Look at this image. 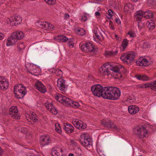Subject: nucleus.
I'll use <instances>...</instances> for the list:
<instances>
[{"instance_id":"f257e3e1","label":"nucleus","mask_w":156,"mask_h":156,"mask_svg":"<svg viewBox=\"0 0 156 156\" xmlns=\"http://www.w3.org/2000/svg\"><path fill=\"white\" fill-rule=\"evenodd\" d=\"M91 89L94 95L112 100H118L121 94L120 90L117 87L110 86L103 87L99 84L92 86Z\"/></svg>"},{"instance_id":"f03ea898","label":"nucleus","mask_w":156,"mask_h":156,"mask_svg":"<svg viewBox=\"0 0 156 156\" xmlns=\"http://www.w3.org/2000/svg\"><path fill=\"white\" fill-rule=\"evenodd\" d=\"M55 99L66 106L69 105L75 108H78L80 106L78 102L73 101L69 98L60 94L55 96Z\"/></svg>"},{"instance_id":"7ed1b4c3","label":"nucleus","mask_w":156,"mask_h":156,"mask_svg":"<svg viewBox=\"0 0 156 156\" xmlns=\"http://www.w3.org/2000/svg\"><path fill=\"white\" fill-rule=\"evenodd\" d=\"M24 37V34L21 31H18L13 32L11 36L8 38L7 41L6 45L7 46H9L14 45L17 41L23 39Z\"/></svg>"},{"instance_id":"20e7f679","label":"nucleus","mask_w":156,"mask_h":156,"mask_svg":"<svg viewBox=\"0 0 156 156\" xmlns=\"http://www.w3.org/2000/svg\"><path fill=\"white\" fill-rule=\"evenodd\" d=\"M14 93L17 99L23 98L27 94L26 87L21 84L16 85L14 88Z\"/></svg>"},{"instance_id":"39448f33","label":"nucleus","mask_w":156,"mask_h":156,"mask_svg":"<svg viewBox=\"0 0 156 156\" xmlns=\"http://www.w3.org/2000/svg\"><path fill=\"white\" fill-rule=\"evenodd\" d=\"M134 133L137 136L142 138L148 136V131L145 128L142 126H137L133 129Z\"/></svg>"},{"instance_id":"423d86ee","label":"nucleus","mask_w":156,"mask_h":156,"mask_svg":"<svg viewBox=\"0 0 156 156\" xmlns=\"http://www.w3.org/2000/svg\"><path fill=\"white\" fill-rule=\"evenodd\" d=\"M80 48L82 51L86 52H92L95 53L97 51V48L91 43L82 44Z\"/></svg>"},{"instance_id":"0eeeda50","label":"nucleus","mask_w":156,"mask_h":156,"mask_svg":"<svg viewBox=\"0 0 156 156\" xmlns=\"http://www.w3.org/2000/svg\"><path fill=\"white\" fill-rule=\"evenodd\" d=\"M106 65L109 66V69L117 74L118 76L119 74L120 75V73L122 71V69H124V67L119 65H116L113 63H106ZM119 76H121L119 75Z\"/></svg>"},{"instance_id":"6e6552de","label":"nucleus","mask_w":156,"mask_h":156,"mask_svg":"<svg viewBox=\"0 0 156 156\" xmlns=\"http://www.w3.org/2000/svg\"><path fill=\"white\" fill-rule=\"evenodd\" d=\"M101 124L105 127L109 129H115L118 131L120 129L115 125L114 124L113 122L111 120L104 119L101 121Z\"/></svg>"},{"instance_id":"1a4fd4ad","label":"nucleus","mask_w":156,"mask_h":156,"mask_svg":"<svg viewBox=\"0 0 156 156\" xmlns=\"http://www.w3.org/2000/svg\"><path fill=\"white\" fill-rule=\"evenodd\" d=\"M22 21L21 17L18 15L15 14L8 19L7 22L11 25L16 26L20 24Z\"/></svg>"},{"instance_id":"9d476101","label":"nucleus","mask_w":156,"mask_h":156,"mask_svg":"<svg viewBox=\"0 0 156 156\" xmlns=\"http://www.w3.org/2000/svg\"><path fill=\"white\" fill-rule=\"evenodd\" d=\"M81 144L85 147L88 146L90 144L91 139L89 136L87 134H82L80 138Z\"/></svg>"},{"instance_id":"9b49d317","label":"nucleus","mask_w":156,"mask_h":156,"mask_svg":"<svg viewBox=\"0 0 156 156\" xmlns=\"http://www.w3.org/2000/svg\"><path fill=\"white\" fill-rule=\"evenodd\" d=\"M136 55L134 51H130L127 54L125 53L122 54L121 57V58L124 61L129 60L130 62H133Z\"/></svg>"},{"instance_id":"f8f14e48","label":"nucleus","mask_w":156,"mask_h":156,"mask_svg":"<svg viewBox=\"0 0 156 156\" xmlns=\"http://www.w3.org/2000/svg\"><path fill=\"white\" fill-rule=\"evenodd\" d=\"M18 111L16 106H12L9 110V114L13 119H19L20 116L18 114Z\"/></svg>"},{"instance_id":"ddd939ff","label":"nucleus","mask_w":156,"mask_h":156,"mask_svg":"<svg viewBox=\"0 0 156 156\" xmlns=\"http://www.w3.org/2000/svg\"><path fill=\"white\" fill-rule=\"evenodd\" d=\"M9 83L7 79L0 76V89L5 90L8 88Z\"/></svg>"},{"instance_id":"4468645a","label":"nucleus","mask_w":156,"mask_h":156,"mask_svg":"<svg viewBox=\"0 0 156 156\" xmlns=\"http://www.w3.org/2000/svg\"><path fill=\"white\" fill-rule=\"evenodd\" d=\"M57 82V86L59 90L65 93L67 90V87L65 85V80L62 78H58Z\"/></svg>"},{"instance_id":"2eb2a0df","label":"nucleus","mask_w":156,"mask_h":156,"mask_svg":"<svg viewBox=\"0 0 156 156\" xmlns=\"http://www.w3.org/2000/svg\"><path fill=\"white\" fill-rule=\"evenodd\" d=\"M39 25V27L45 30H53L54 29V26L52 24L46 21L40 22Z\"/></svg>"},{"instance_id":"dca6fc26","label":"nucleus","mask_w":156,"mask_h":156,"mask_svg":"<svg viewBox=\"0 0 156 156\" xmlns=\"http://www.w3.org/2000/svg\"><path fill=\"white\" fill-rule=\"evenodd\" d=\"M73 124L76 128L79 129H85L87 126L86 124L83 121L79 119H76L73 122Z\"/></svg>"},{"instance_id":"f3484780","label":"nucleus","mask_w":156,"mask_h":156,"mask_svg":"<svg viewBox=\"0 0 156 156\" xmlns=\"http://www.w3.org/2000/svg\"><path fill=\"white\" fill-rule=\"evenodd\" d=\"M40 144L42 146L47 145L51 142L50 137L47 135H44L41 136L40 138Z\"/></svg>"},{"instance_id":"a211bd4d","label":"nucleus","mask_w":156,"mask_h":156,"mask_svg":"<svg viewBox=\"0 0 156 156\" xmlns=\"http://www.w3.org/2000/svg\"><path fill=\"white\" fill-rule=\"evenodd\" d=\"M137 65L140 66H147L150 64V62L146 58L144 57H140L138 61L136 62Z\"/></svg>"},{"instance_id":"6ab92c4d","label":"nucleus","mask_w":156,"mask_h":156,"mask_svg":"<svg viewBox=\"0 0 156 156\" xmlns=\"http://www.w3.org/2000/svg\"><path fill=\"white\" fill-rule=\"evenodd\" d=\"M106 65V63L102 65L99 69V71L101 75H107L110 74L109 70V66Z\"/></svg>"},{"instance_id":"aec40b11","label":"nucleus","mask_w":156,"mask_h":156,"mask_svg":"<svg viewBox=\"0 0 156 156\" xmlns=\"http://www.w3.org/2000/svg\"><path fill=\"white\" fill-rule=\"evenodd\" d=\"M62 152L63 151L61 149L54 148L51 151V154L53 156H66Z\"/></svg>"},{"instance_id":"412c9836","label":"nucleus","mask_w":156,"mask_h":156,"mask_svg":"<svg viewBox=\"0 0 156 156\" xmlns=\"http://www.w3.org/2000/svg\"><path fill=\"white\" fill-rule=\"evenodd\" d=\"M35 86L38 90L41 92L44 93L46 92L45 88L41 82L37 81L35 83Z\"/></svg>"},{"instance_id":"4be33fe9","label":"nucleus","mask_w":156,"mask_h":156,"mask_svg":"<svg viewBox=\"0 0 156 156\" xmlns=\"http://www.w3.org/2000/svg\"><path fill=\"white\" fill-rule=\"evenodd\" d=\"M129 112L131 114H134L137 113L139 111V108L136 105H130L128 107Z\"/></svg>"},{"instance_id":"5701e85b","label":"nucleus","mask_w":156,"mask_h":156,"mask_svg":"<svg viewBox=\"0 0 156 156\" xmlns=\"http://www.w3.org/2000/svg\"><path fill=\"white\" fill-rule=\"evenodd\" d=\"M63 128L65 130V132L67 133H71L73 132L74 128L70 124L68 123L64 124Z\"/></svg>"},{"instance_id":"b1692460","label":"nucleus","mask_w":156,"mask_h":156,"mask_svg":"<svg viewBox=\"0 0 156 156\" xmlns=\"http://www.w3.org/2000/svg\"><path fill=\"white\" fill-rule=\"evenodd\" d=\"M143 17L147 19L153 18L154 15L152 12L150 10H147L145 12H143Z\"/></svg>"},{"instance_id":"393cba45","label":"nucleus","mask_w":156,"mask_h":156,"mask_svg":"<svg viewBox=\"0 0 156 156\" xmlns=\"http://www.w3.org/2000/svg\"><path fill=\"white\" fill-rule=\"evenodd\" d=\"M93 33L94 34L97 38L100 40L103 39V37L101 32L97 28H95L93 30Z\"/></svg>"},{"instance_id":"a878e982","label":"nucleus","mask_w":156,"mask_h":156,"mask_svg":"<svg viewBox=\"0 0 156 156\" xmlns=\"http://www.w3.org/2000/svg\"><path fill=\"white\" fill-rule=\"evenodd\" d=\"M143 11H137L134 15L135 19L137 21H141L142 18L143 17Z\"/></svg>"},{"instance_id":"bb28decb","label":"nucleus","mask_w":156,"mask_h":156,"mask_svg":"<svg viewBox=\"0 0 156 156\" xmlns=\"http://www.w3.org/2000/svg\"><path fill=\"white\" fill-rule=\"evenodd\" d=\"M135 77L136 78L139 80L147 81L150 80L149 77L145 75H137L135 76Z\"/></svg>"},{"instance_id":"cd10ccee","label":"nucleus","mask_w":156,"mask_h":156,"mask_svg":"<svg viewBox=\"0 0 156 156\" xmlns=\"http://www.w3.org/2000/svg\"><path fill=\"white\" fill-rule=\"evenodd\" d=\"M146 24L147 27L150 30H153L155 27L154 22L152 20H148Z\"/></svg>"},{"instance_id":"c85d7f7f","label":"nucleus","mask_w":156,"mask_h":156,"mask_svg":"<svg viewBox=\"0 0 156 156\" xmlns=\"http://www.w3.org/2000/svg\"><path fill=\"white\" fill-rule=\"evenodd\" d=\"M133 5L129 3H128L125 4L124 7V11L125 12H127L129 11L130 9H133Z\"/></svg>"},{"instance_id":"c756f323","label":"nucleus","mask_w":156,"mask_h":156,"mask_svg":"<svg viewBox=\"0 0 156 156\" xmlns=\"http://www.w3.org/2000/svg\"><path fill=\"white\" fill-rule=\"evenodd\" d=\"M129 41L127 39H123L121 44L122 49L121 50L124 51L126 48L129 44Z\"/></svg>"},{"instance_id":"7c9ffc66","label":"nucleus","mask_w":156,"mask_h":156,"mask_svg":"<svg viewBox=\"0 0 156 156\" xmlns=\"http://www.w3.org/2000/svg\"><path fill=\"white\" fill-rule=\"evenodd\" d=\"M58 39L61 41L63 42H65L67 41H68V42L70 41V40H69L68 38L66 37L65 36L62 35H59L58 36Z\"/></svg>"},{"instance_id":"2f4dec72","label":"nucleus","mask_w":156,"mask_h":156,"mask_svg":"<svg viewBox=\"0 0 156 156\" xmlns=\"http://www.w3.org/2000/svg\"><path fill=\"white\" fill-rule=\"evenodd\" d=\"M23 42L20 41L17 45L18 50L20 52L21 51L24 49L26 46L23 44Z\"/></svg>"},{"instance_id":"473e14b6","label":"nucleus","mask_w":156,"mask_h":156,"mask_svg":"<svg viewBox=\"0 0 156 156\" xmlns=\"http://www.w3.org/2000/svg\"><path fill=\"white\" fill-rule=\"evenodd\" d=\"M44 105L49 111L50 108H53L54 106L52 103H50L48 102L44 104Z\"/></svg>"},{"instance_id":"72a5a7b5","label":"nucleus","mask_w":156,"mask_h":156,"mask_svg":"<svg viewBox=\"0 0 156 156\" xmlns=\"http://www.w3.org/2000/svg\"><path fill=\"white\" fill-rule=\"evenodd\" d=\"M55 126L56 131L59 134H61L62 133V130L60 127L58 123H56L55 125Z\"/></svg>"},{"instance_id":"f704fd0d","label":"nucleus","mask_w":156,"mask_h":156,"mask_svg":"<svg viewBox=\"0 0 156 156\" xmlns=\"http://www.w3.org/2000/svg\"><path fill=\"white\" fill-rule=\"evenodd\" d=\"M77 31V34L83 36L86 34L85 31L82 28L78 29Z\"/></svg>"},{"instance_id":"c9c22d12","label":"nucleus","mask_w":156,"mask_h":156,"mask_svg":"<svg viewBox=\"0 0 156 156\" xmlns=\"http://www.w3.org/2000/svg\"><path fill=\"white\" fill-rule=\"evenodd\" d=\"M118 51L117 50H116L114 51L112 50V51H110L108 52L107 53V55H112L114 56L118 52Z\"/></svg>"},{"instance_id":"e433bc0d","label":"nucleus","mask_w":156,"mask_h":156,"mask_svg":"<svg viewBox=\"0 0 156 156\" xmlns=\"http://www.w3.org/2000/svg\"><path fill=\"white\" fill-rule=\"evenodd\" d=\"M113 14V12L112 11L109 9L108 10V14L106 15V16L108 18L110 19L112 17Z\"/></svg>"},{"instance_id":"4c0bfd02","label":"nucleus","mask_w":156,"mask_h":156,"mask_svg":"<svg viewBox=\"0 0 156 156\" xmlns=\"http://www.w3.org/2000/svg\"><path fill=\"white\" fill-rule=\"evenodd\" d=\"M30 119L32 120L34 122H37L38 121L37 117L36 115H32L30 117Z\"/></svg>"},{"instance_id":"58836bf2","label":"nucleus","mask_w":156,"mask_h":156,"mask_svg":"<svg viewBox=\"0 0 156 156\" xmlns=\"http://www.w3.org/2000/svg\"><path fill=\"white\" fill-rule=\"evenodd\" d=\"M151 89L154 91H156V81L151 83Z\"/></svg>"},{"instance_id":"ea45409f","label":"nucleus","mask_w":156,"mask_h":156,"mask_svg":"<svg viewBox=\"0 0 156 156\" xmlns=\"http://www.w3.org/2000/svg\"><path fill=\"white\" fill-rule=\"evenodd\" d=\"M48 4L50 5H54L55 3V0H44Z\"/></svg>"},{"instance_id":"a19ab883","label":"nucleus","mask_w":156,"mask_h":156,"mask_svg":"<svg viewBox=\"0 0 156 156\" xmlns=\"http://www.w3.org/2000/svg\"><path fill=\"white\" fill-rule=\"evenodd\" d=\"M49 111L52 114L55 115L58 112L57 110L55 108L54 106L53 108H50V109L49 110Z\"/></svg>"},{"instance_id":"79ce46f5","label":"nucleus","mask_w":156,"mask_h":156,"mask_svg":"<svg viewBox=\"0 0 156 156\" xmlns=\"http://www.w3.org/2000/svg\"><path fill=\"white\" fill-rule=\"evenodd\" d=\"M128 34L129 35V37L133 38L136 36V34L134 32L129 31L128 33Z\"/></svg>"},{"instance_id":"37998d69","label":"nucleus","mask_w":156,"mask_h":156,"mask_svg":"<svg viewBox=\"0 0 156 156\" xmlns=\"http://www.w3.org/2000/svg\"><path fill=\"white\" fill-rule=\"evenodd\" d=\"M56 74L58 76H61L62 75V72L59 69H57L56 70Z\"/></svg>"},{"instance_id":"c03bdc74","label":"nucleus","mask_w":156,"mask_h":156,"mask_svg":"<svg viewBox=\"0 0 156 156\" xmlns=\"http://www.w3.org/2000/svg\"><path fill=\"white\" fill-rule=\"evenodd\" d=\"M144 87L145 88L150 87L151 89V83H146L144 84Z\"/></svg>"},{"instance_id":"a18cd8bd","label":"nucleus","mask_w":156,"mask_h":156,"mask_svg":"<svg viewBox=\"0 0 156 156\" xmlns=\"http://www.w3.org/2000/svg\"><path fill=\"white\" fill-rule=\"evenodd\" d=\"M70 144L72 146H76L77 145V142H76L73 140H70Z\"/></svg>"},{"instance_id":"49530a36","label":"nucleus","mask_w":156,"mask_h":156,"mask_svg":"<svg viewBox=\"0 0 156 156\" xmlns=\"http://www.w3.org/2000/svg\"><path fill=\"white\" fill-rule=\"evenodd\" d=\"M143 48H148V43L147 42H143Z\"/></svg>"},{"instance_id":"de8ad7c7","label":"nucleus","mask_w":156,"mask_h":156,"mask_svg":"<svg viewBox=\"0 0 156 156\" xmlns=\"http://www.w3.org/2000/svg\"><path fill=\"white\" fill-rule=\"evenodd\" d=\"M82 20L84 21H86L87 20V17L86 15L85 14L83 16H82L81 18Z\"/></svg>"},{"instance_id":"09e8293b","label":"nucleus","mask_w":156,"mask_h":156,"mask_svg":"<svg viewBox=\"0 0 156 156\" xmlns=\"http://www.w3.org/2000/svg\"><path fill=\"white\" fill-rule=\"evenodd\" d=\"M21 132L24 134H26L27 133V129L26 128H22Z\"/></svg>"},{"instance_id":"8fccbe9b","label":"nucleus","mask_w":156,"mask_h":156,"mask_svg":"<svg viewBox=\"0 0 156 156\" xmlns=\"http://www.w3.org/2000/svg\"><path fill=\"white\" fill-rule=\"evenodd\" d=\"M115 21L116 23H117L118 24H119L121 23L120 20L119 18H116L115 20Z\"/></svg>"},{"instance_id":"3c124183","label":"nucleus","mask_w":156,"mask_h":156,"mask_svg":"<svg viewBox=\"0 0 156 156\" xmlns=\"http://www.w3.org/2000/svg\"><path fill=\"white\" fill-rule=\"evenodd\" d=\"M34 67V66L33 65H30L29 66V69L30 70L33 71L34 69V68H33Z\"/></svg>"},{"instance_id":"603ef678","label":"nucleus","mask_w":156,"mask_h":156,"mask_svg":"<svg viewBox=\"0 0 156 156\" xmlns=\"http://www.w3.org/2000/svg\"><path fill=\"white\" fill-rule=\"evenodd\" d=\"M4 36V35L3 34L0 33V40H2Z\"/></svg>"},{"instance_id":"864d4df0","label":"nucleus","mask_w":156,"mask_h":156,"mask_svg":"<svg viewBox=\"0 0 156 156\" xmlns=\"http://www.w3.org/2000/svg\"><path fill=\"white\" fill-rule=\"evenodd\" d=\"M69 47L70 48H73L74 47V44L73 43H72L70 44H69Z\"/></svg>"},{"instance_id":"5fc2aeb1","label":"nucleus","mask_w":156,"mask_h":156,"mask_svg":"<svg viewBox=\"0 0 156 156\" xmlns=\"http://www.w3.org/2000/svg\"><path fill=\"white\" fill-rule=\"evenodd\" d=\"M100 15V12L98 11H97L95 12V15L96 16H99Z\"/></svg>"},{"instance_id":"6e6d98bb","label":"nucleus","mask_w":156,"mask_h":156,"mask_svg":"<svg viewBox=\"0 0 156 156\" xmlns=\"http://www.w3.org/2000/svg\"><path fill=\"white\" fill-rule=\"evenodd\" d=\"M3 153V151L1 148H0V156H2V155Z\"/></svg>"},{"instance_id":"4d7b16f0","label":"nucleus","mask_w":156,"mask_h":156,"mask_svg":"<svg viewBox=\"0 0 156 156\" xmlns=\"http://www.w3.org/2000/svg\"><path fill=\"white\" fill-rule=\"evenodd\" d=\"M153 4L156 5V0H152Z\"/></svg>"},{"instance_id":"13d9d810","label":"nucleus","mask_w":156,"mask_h":156,"mask_svg":"<svg viewBox=\"0 0 156 156\" xmlns=\"http://www.w3.org/2000/svg\"><path fill=\"white\" fill-rule=\"evenodd\" d=\"M69 17V15L68 14H65V17L66 18H68Z\"/></svg>"},{"instance_id":"bf43d9fd","label":"nucleus","mask_w":156,"mask_h":156,"mask_svg":"<svg viewBox=\"0 0 156 156\" xmlns=\"http://www.w3.org/2000/svg\"><path fill=\"white\" fill-rule=\"evenodd\" d=\"M115 36L116 39L118 40L119 39V37H118L117 35H115Z\"/></svg>"},{"instance_id":"052dcab7","label":"nucleus","mask_w":156,"mask_h":156,"mask_svg":"<svg viewBox=\"0 0 156 156\" xmlns=\"http://www.w3.org/2000/svg\"><path fill=\"white\" fill-rule=\"evenodd\" d=\"M74 155L72 153H70L69 154L68 156H73Z\"/></svg>"},{"instance_id":"680f3d73","label":"nucleus","mask_w":156,"mask_h":156,"mask_svg":"<svg viewBox=\"0 0 156 156\" xmlns=\"http://www.w3.org/2000/svg\"><path fill=\"white\" fill-rule=\"evenodd\" d=\"M138 0H131V1H132L133 2H137L138 1Z\"/></svg>"},{"instance_id":"e2e57ef3","label":"nucleus","mask_w":156,"mask_h":156,"mask_svg":"<svg viewBox=\"0 0 156 156\" xmlns=\"http://www.w3.org/2000/svg\"><path fill=\"white\" fill-rule=\"evenodd\" d=\"M35 156H40V155H35Z\"/></svg>"},{"instance_id":"0e129e2a","label":"nucleus","mask_w":156,"mask_h":156,"mask_svg":"<svg viewBox=\"0 0 156 156\" xmlns=\"http://www.w3.org/2000/svg\"><path fill=\"white\" fill-rule=\"evenodd\" d=\"M138 27H140V26H139V24H138Z\"/></svg>"},{"instance_id":"69168bd1","label":"nucleus","mask_w":156,"mask_h":156,"mask_svg":"<svg viewBox=\"0 0 156 156\" xmlns=\"http://www.w3.org/2000/svg\"><path fill=\"white\" fill-rule=\"evenodd\" d=\"M30 1H34L35 0H30Z\"/></svg>"},{"instance_id":"338daca9","label":"nucleus","mask_w":156,"mask_h":156,"mask_svg":"<svg viewBox=\"0 0 156 156\" xmlns=\"http://www.w3.org/2000/svg\"><path fill=\"white\" fill-rule=\"evenodd\" d=\"M141 29V27H140V29Z\"/></svg>"}]
</instances>
